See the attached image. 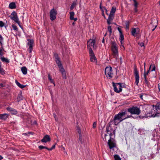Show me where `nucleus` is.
Here are the masks:
<instances>
[{"instance_id": "1", "label": "nucleus", "mask_w": 160, "mask_h": 160, "mask_svg": "<svg viewBox=\"0 0 160 160\" xmlns=\"http://www.w3.org/2000/svg\"><path fill=\"white\" fill-rule=\"evenodd\" d=\"M127 112L125 111L119 112L118 114H116L113 119L110 122H113L115 125H117L124 120L131 117V116L127 114Z\"/></svg>"}, {"instance_id": "2", "label": "nucleus", "mask_w": 160, "mask_h": 160, "mask_svg": "<svg viewBox=\"0 0 160 160\" xmlns=\"http://www.w3.org/2000/svg\"><path fill=\"white\" fill-rule=\"evenodd\" d=\"M111 50L113 58L117 60L118 59V48L116 43L114 42H111Z\"/></svg>"}, {"instance_id": "3", "label": "nucleus", "mask_w": 160, "mask_h": 160, "mask_svg": "<svg viewBox=\"0 0 160 160\" xmlns=\"http://www.w3.org/2000/svg\"><path fill=\"white\" fill-rule=\"evenodd\" d=\"M105 75L108 78H112L113 75L112 68L111 67H107L105 70Z\"/></svg>"}, {"instance_id": "4", "label": "nucleus", "mask_w": 160, "mask_h": 160, "mask_svg": "<svg viewBox=\"0 0 160 160\" xmlns=\"http://www.w3.org/2000/svg\"><path fill=\"white\" fill-rule=\"evenodd\" d=\"M112 85L114 88V91L118 93L121 92L122 90V86L121 84L120 83H114L112 82Z\"/></svg>"}, {"instance_id": "5", "label": "nucleus", "mask_w": 160, "mask_h": 160, "mask_svg": "<svg viewBox=\"0 0 160 160\" xmlns=\"http://www.w3.org/2000/svg\"><path fill=\"white\" fill-rule=\"evenodd\" d=\"M128 111L132 114H135L137 115H139L140 113L139 108L137 107L129 108L128 109Z\"/></svg>"}, {"instance_id": "6", "label": "nucleus", "mask_w": 160, "mask_h": 160, "mask_svg": "<svg viewBox=\"0 0 160 160\" xmlns=\"http://www.w3.org/2000/svg\"><path fill=\"white\" fill-rule=\"evenodd\" d=\"M11 16V19L17 23L19 26L21 28V26L20 25V22L18 18L17 13L15 11H13L12 13Z\"/></svg>"}, {"instance_id": "7", "label": "nucleus", "mask_w": 160, "mask_h": 160, "mask_svg": "<svg viewBox=\"0 0 160 160\" xmlns=\"http://www.w3.org/2000/svg\"><path fill=\"white\" fill-rule=\"evenodd\" d=\"M57 11L54 8L50 10V19L51 21H53L56 19V15L57 14Z\"/></svg>"}, {"instance_id": "8", "label": "nucleus", "mask_w": 160, "mask_h": 160, "mask_svg": "<svg viewBox=\"0 0 160 160\" xmlns=\"http://www.w3.org/2000/svg\"><path fill=\"white\" fill-rule=\"evenodd\" d=\"M109 134L110 135V139L108 140V143L110 149H112L116 147V144L113 140H112L111 139L112 133L110 132V133H109Z\"/></svg>"}, {"instance_id": "9", "label": "nucleus", "mask_w": 160, "mask_h": 160, "mask_svg": "<svg viewBox=\"0 0 160 160\" xmlns=\"http://www.w3.org/2000/svg\"><path fill=\"white\" fill-rule=\"evenodd\" d=\"M134 72L135 79V83L136 85L138 86L139 81V76L138 72L136 67L134 68Z\"/></svg>"}, {"instance_id": "10", "label": "nucleus", "mask_w": 160, "mask_h": 160, "mask_svg": "<svg viewBox=\"0 0 160 160\" xmlns=\"http://www.w3.org/2000/svg\"><path fill=\"white\" fill-rule=\"evenodd\" d=\"M95 43V40L94 39H90L87 42V48L89 49L92 47L95 48L94 44Z\"/></svg>"}, {"instance_id": "11", "label": "nucleus", "mask_w": 160, "mask_h": 160, "mask_svg": "<svg viewBox=\"0 0 160 160\" xmlns=\"http://www.w3.org/2000/svg\"><path fill=\"white\" fill-rule=\"evenodd\" d=\"M28 42L27 43V46L29 47L28 51L29 52L31 53L32 49V47L34 44V41L32 40H28Z\"/></svg>"}, {"instance_id": "12", "label": "nucleus", "mask_w": 160, "mask_h": 160, "mask_svg": "<svg viewBox=\"0 0 160 160\" xmlns=\"http://www.w3.org/2000/svg\"><path fill=\"white\" fill-rule=\"evenodd\" d=\"M139 32V30L138 28H133L131 31L132 35L135 37Z\"/></svg>"}, {"instance_id": "13", "label": "nucleus", "mask_w": 160, "mask_h": 160, "mask_svg": "<svg viewBox=\"0 0 160 160\" xmlns=\"http://www.w3.org/2000/svg\"><path fill=\"white\" fill-rule=\"evenodd\" d=\"M114 17V14H110L107 20V22L108 24L109 25L111 23V22L113 19Z\"/></svg>"}, {"instance_id": "14", "label": "nucleus", "mask_w": 160, "mask_h": 160, "mask_svg": "<svg viewBox=\"0 0 160 160\" xmlns=\"http://www.w3.org/2000/svg\"><path fill=\"white\" fill-rule=\"evenodd\" d=\"M50 140V136L48 135L45 136L41 140V142H46Z\"/></svg>"}, {"instance_id": "15", "label": "nucleus", "mask_w": 160, "mask_h": 160, "mask_svg": "<svg viewBox=\"0 0 160 160\" xmlns=\"http://www.w3.org/2000/svg\"><path fill=\"white\" fill-rule=\"evenodd\" d=\"M7 110L8 111L11 112L12 114H16L18 112L15 109L10 107H8L7 108Z\"/></svg>"}, {"instance_id": "16", "label": "nucleus", "mask_w": 160, "mask_h": 160, "mask_svg": "<svg viewBox=\"0 0 160 160\" xmlns=\"http://www.w3.org/2000/svg\"><path fill=\"white\" fill-rule=\"evenodd\" d=\"M8 115L6 113L0 114V119L5 120L8 118Z\"/></svg>"}, {"instance_id": "17", "label": "nucleus", "mask_w": 160, "mask_h": 160, "mask_svg": "<svg viewBox=\"0 0 160 160\" xmlns=\"http://www.w3.org/2000/svg\"><path fill=\"white\" fill-rule=\"evenodd\" d=\"M9 8L11 9H14L16 8V6L15 2H12L9 4Z\"/></svg>"}, {"instance_id": "18", "label": "nucleus", "mask_w": 160, "mask_h": 160, "mask_svg": "<svg viewBox=\"0 0 160 160\" xmlns=\"http://www.w3.org/2000/svg\"><path fill=\"white\" fill-rule=\"evenodd\" d=\"M0 59L2 62H4L6 63H9V60L7 58H5L4 57H1Z\"/></svg>"}, {"instance_id": "19", "label": "nucleus", "mask_w": 160, "mask_h": 160, "mask_svg": "<svg viewBox=\"0 0 160 160\" xmlns=\"http://www.w3.org/2000/svg\"><path fill=\"white\" fill-rule=\"evenodd\" d=\"M21 71L23 74L26 75L27 73V69L25 67H22Z\"/></svg>"}, {"instance_id": "20", "label": "nucleus", "mask_w": 160, "mask_h": 160, "mask_svg": "<svg viewBox=\"0 0 160 160\" xmlns=\"http://www.w3.org/2000/svg\"><path fill=\"white\" fill-rule=\"evenodd\" d=\"M23 97L22 95V93H20L18 94L17 98V101L18 102H19L21 101V100H23Z\"/></svg>"}, {"instance_id": "21", "label": "nucleus", "mask_w": 160, "mask_h": 160, "mask_svg": "<svg viewBox=\"0 0 160 160\" xmlns=\"http://www.w3.org/2000/svg\"><path fill=\"white\" fill-rule=\"evenodd\" d=\"M58 66L59 69L60 71L62 73L65 72L64 69L63 68L62 64L59 65Z\"/></svg>"}, {"instance_id": "22", "label": "nucleus", "mask_w": 160, "mask_h": 160, "mask_svg": "<svg viewBox=\"0 0 160 160\" xmlns=\"http://www.w3.org/2000/svg\"><path fill=\"white\" fill-rule=\"evenodd\" d=\"M90 61L91 62H96L97 59L95 56L90 57Z\"/></svg>"}, {"instance_id": "23", "label": "nucleus", "mask_w": 160, "mask_h": 160, "mask_svg": "<svg viewBox=\"0 0 160 160\" xmlns=\"http://www.w3.org/2000/svg\"><path fill=\"white\" fill-rule=\"evenodd\" d=\"M4 50L2 46L0 48V56L2 57L4 55Z\"/></svg>"}, {"instance_id": "24", "label": "nucleus", "mask_w": 160, "mask_h": 160, "mask_svg": "<svg viewBox=\"0 0 160 160\" xmlns=\"http://www.w3.org/2000/svg\"><path fill=\"white\" fill-rule=\"evenodd\" d=\"M89 55L90 57L95 56L94 53L93 52L92 48H90L89 49Z\"/></svg>"}, {"instance_id": "25", "label": "nucleus", "mask_w": 160, "mask_h": 160, "mask_svg": "<svg viewBox=\"0 0 160 160\" xmlns=\"http://www.w3.org/2000/svg\"><path fill=\"white\" fill-rule=\"evenodd\" d=\"M116 11V8L115 7H112L110 11V14H114Z\"/></svg>"}, {"instance_id": "26", "label": "nucleus", "mask_w": 160, "mask_h": 160, "mask_svg": "<svg viewBox=\"0 0 160 160\" xmlns=\"http://www.w3.org/2000/svg\"><path fill=\"white\" fill-rule=\"evenodd\" d=\"M48 79L50 80L51 82L53 83L54 84V86H55V84L52 80V77L50 76L49 74H48Z\"/></svg>"}, {"instance_id": "27", "label": "nucleus", "mask_w": 160, "mask_h": 160, "mask_svg": "<svg viewBox=\"0 0 160 160\" xmlns=\"http://www.w3.org/2000/svg\"><path fill=\"white\" fill-rule=\"evenodd\" d=\"M55 61L58 66L62 64L60 62V59L59 58L55 59Z\"/></svg>"}, {"instance_id": "28", "label": "nucleus", "mask_w": 160, "mask_h": 160, "mask_svg": "<svg viewBox=\"0 0 160 160\" xmlns=\"http://www.w3.org/2000/svg\"><path fill=\"white\" fill-rule=\"evenodd\" d=\"M70 18L71 20H72L73 19L74 16V13L73 12H70Z\"/></svg>"}, {"instance_id": "29", "label": "nucleus", "mask_w": 160, "mask_h": 160, "mask_svg": "<svg viewBox=\"0 0 160 160\" xmlns=\"http://www.w3.org/2000/svg\"><path fill=\"white\" fill-rule=\"evenodd\" d=\"M151 66L152 65H151L150 66L149 69L147 72H146V71L144 72V76H147L148 74V73L149 72L150 68H151Z\"/></svg>"}, {"instance_id": "30", "label": "nucleus", "mask_w": 160, "mask_h": 160, "mask_svg": "<svg viewBox=\"0 0 160 160\" xmlns=\"http://www.w3.org/2000/svg\"><path fill=\"white\" fill-rule=\"evenodd\" d=\"M125 28L127 29H128L129 28V21H126L125 22Z\"/></svg>"}, {"instance_id": "31", "label": "nucleus", "mask_w": 160, "mask_h": 160, "mask_svg": "<svg viewBox=\"0 0 160 160\" xmlns=\"http://www.w3.org/2000/svg\"><path fill=\"white\" fill-rule=\"evenodd\" d=\"M77 131L78 133L79 134V135H82L81 129H80V128L79 127V126H77Z\"/></svg>"}, {"instance_id": "32", "label": "nucleus", "mask_w": 160, "mask_h": 160, "mask_svg": "<svg viewBox=\"0 0 160 160\" xmlns=\"http://www.w3.org/2000/svg\"><path fill=\"white\" fill-rule=\"evenodd\" d=\"M124 39V36L122 34H120V40L121 41V44H122V41Z\"/></svg>"}, {"instance_id": "33", "label": "nucleus", "mask_w": 160, "mask_h": 160, "mask_svg": "<svg viewBox=\"0 0 160 160\" xmlns=\"http://www.w3.org/2000/svg\"><path fill=\"white\" fill-rule=\"evenodd\" d=\"M0 73L2 74H4L5 73L4 71L1 66H0Z\"/></svg>"}, {"instance_id": "34", "label": "nucleus", "mask_w": 160, "mask_h": 160, "mask_svg": "<svg viewBox=\"0 0 160 160\" xmlns=\"http://www.w3.org/2000/svg\"><path fill=\"white\" fill-rule=\"evenodd\" d=\"M12 27L13 28L14 30L16 31H18V29L17 27L14 24H12Z\"/></svg>"}, {"instance_id": "35", "label": "nucleus", "mask_w": 160, "mask_h": 160, "mask_svg": "<svg viewBox=\"0 0 160 160\" xmlns=\"http://www.w3.org/2000/svg\"><path fill=\"white\" fill-rule=\"evenodd\" d=\"M107 136V135L106 134H104V135H103L102 134V137L103 139V140L106 141V137Z\"/></svg>"}, {"instance_id": "36", "label": "nucleus", "mask_w": 160, "mask_h": 160, "mask_svg": "<svg viewBox=\"0 0 160 160\" xmlns=\"http://www.w3.org/2000/svg\"><path fill=\"white\" fill-rule=\"evenodd\" d=\"M134 4V6L135 8L138 7V3L136 0H133Z\"/></svg>"}, {"instance_id": "37", "label": "nucleus", "mask_w": 160, "mask_h": 160, "mask_svg": "<svg viewBox=\"0 0 160 160\" xmlns=\"http://www.w3.org/2000/svg\"><path fill=\"white\" fill-rule=\"evenodd\" d=\"M79 140L81 144H82L83 141L82 139V135H79Z\"/></svg>"}, {"instance_id": "38", "label": "nucleus", "mask_w": 160, "mask_h": 160, "mask_svg": "<svg viewBox=\"0 0 160 160\" xmlns=\"http://www.w3.org/2000/svg\"><path fill=\"white\" fill-rule=\"evenodd\" d=\"M108 30L110 34L111 35L112 33V28L111 26H109L108 28Z\"/></svg>"}, {"instance_id": "39", "label": "nucleus", "mask_w": 160, "mask_h": 160, "mask_svg": "<svg viewBox=\"0 0 160 160\" xmlns=\"http://www.w3.org/2000/svg\"><path fill=\"white\" fill-rule=\"evenodd\" d=\"M3 40V38L2 37V36L1 35H0V43L1 44V46H2V42Z\"/></svg>"}, {"instance_id": "40", "label": "nucleus", "mask_w": 160, "mask_h": 160, "mask_svg": "<svg viewBox=\"0 0 160 160\" xmlns=\"http://www.w3.org/2000/svg\"><path fill=\"white\" fill-rule=\"evenodd\" d=\"M46 147H45L41 145L38 146V148L40 150H42L44 148L46 149Z\"/></svg>"}, {"instance_id": "41", "label": "nucleus", "mask_w": 160, "mask_h": 160, "mask_svg": "<svg viewBox=\"0 0 160 160\" xmlns=\"http://www.w3.org/2000/svg\"><path fill=\"white\" fill-rule=\"evenodd\" d=\"M144 78L145 82L147 84L148 83V79L147 78V76H144Z\"/></svg>"}, {"instance_id": "42", "label": "nucleus", "mask_w": 160, "mask_h": 160, "mask_svg": "<svg viewBox=\"0 0 160 160\" xmlns=\"http://www.w3.org/2000/svg\"><path fill=\"white\" fill-rule=\"evenodd\" d=\"M62 76L64 79H66L67 78V76L66 72L62 73Z\"/></svg>"}, {"instance_id": "43", "label": "nucleus", "mask_w": 160, "mask_h": 160, "mask_svg": "<svg viewBox=\"0 0 160 160\" xmlns=\"http://www.w3.org/2000/svg\"><path fill=\"white\" fill-rule=\"evenodd\" d=\"M111 127H106V131L108 133L110 131V128Z\"/></svg>"}, {"instance_id": "44", "label": "nucleus", "mask_w": 160, "mask_h": 160, "mask_svg": "<svg viewBox=\"0 0 160 160\" xmlns=\"http://www.w3.org/2000/svg\"><path fill=\"white\" fill-rule=\"evenodd\" d=\"M4 24L3 22L0 21V27H2L4 26Z\"/></svg>"}, {"instance_id": "45", "label": "nucleus", "mask_w": 160, "mask_h": 160, "mask_svg": "<svg viewBox=\"0 0 160 160\" xmlns=\"http://www.w3.org/2000/svg\"><path fill=\"white\" fill-rule=\"evenodd\" d=\"M15 83L19 87L21 84L17 80H16L15 81Z\"/></svg>"}, {"instance_id": "46", "label": "nucleus", "mask_w": 160, "mask_h": 160, "mask_svg": "<svg viewBox=\"0 0 160 160\" xmlns=\"http://www.w3.org/2000/svg\"><path fill=\"white\" fill-rule=\"evenodd\" d=\"M138 44L141 47L144 46V43L142 42L138 43Z\"/></svg>"}, {"instance_id": "47", "label": "nucleus", "mask_w": 160, "mask_h": 160, "mask_svg": "<svg viewBox=\"0 0 160 160\" xmlns=\"http://www.w3.org/2000/svg\"><path fill=\"white\" fill-rule=\"evenodd\" d=\"M76 3L75 2H73L72 4V5L71 6V8H73L74 7V6L76 5Z\"/></svg>"}, {"instance_id": "48", "label": "nucleus", "mask_w": 160, "mask_h": 160, "mask_svg": "<svg viewBox=\"0 0 160 160\" xmlns=\"http://www.w3.org/2000/svg\"><path fill=\"white\" fill-rule=\"evenodd\" d=\"M118 31L119 33H120V34H122L121 29L120 28H118Z\"/></svg>"}, {"instance_id": "49", "label": "nucleus", "mask_w": 160, "mask_h": 160, "mask_svg": "<svg viewBox=\"0 0 160 160\" xmlns=\"http://www.w3.org/2000/svg\"><path fill=\"white\" fill-rule=\"evenodd\" d=\"M158 114L159 113H157L156 114H155V115L153 114L152 115V117H159Z\"/></svg>"}, {"instance_id": "50", "label": "nucleus", "mask_w": 160, "mask_h": 160, "mask_svg": "<svg viewBox=\"0 0 160 160\" xmlns=\"http://www.w3.org/2000/svg\"><path fill=\"white\" fill-rule=\"evenodd\" d=\"M54 57L55 58V59L59 58L58 54L57 53H55L54 54Z\"/></svg>"}, {"instance_id": "51", "label": "nucleus", "mask_w": 160, "mask_h": 160, "mask_svg": "<svg viewBox=\"0 0 160 160\" xmlns=\"http://www.w3.org/2000/svg\"><path fill=\"white\" fill-rule=\"evenodd\" d=\"M96 125H97L96 122H94L93 124V125H92L93 128H95L96 127Z\"/></svg>"}, {"instance_id": "52", "label": "nucleus", "mask_w": 160, "mask_h": 160, "mask_svg": "<svg viewBox=\"0 0 160 160\" xmlns=\"http://www.w3.org/2000/svg\"><path fill=\"white\" fill-rule=\"evenodd\" d=\"M155 67L154 65L153 67L152 68L151 70V71H155Z\"/></svg>"}, {"instance_id": "53", "label": "nucleus", "mask_w": 160, "mask_h": 160, "mask_svg": "<svg viewBox=\"0 0 160 160\" xmlns=\"http://www.w3.org/2000/svg\"><path fill=\"white\" fill-rule=\"evenodd\" d=\"M25 87V85H23L22 84L20 86L19 88H24Z\"/></svg>"}, {"instance_id": "54", "label": "nucleus", "mask_w": 160, "mask_h": 160, "mask_svg": "<svg viewBox=\"0 0 160 160\" xmlns=\"http://www.w3.org/2000/svg\"><path fill=\"white\" fill-rule=\"evenodd\" d=\"M134 10L135 11V12H137L138 11V9H137V7H136L134 8Z\"/></svg>"}, {"instance_id": "55", "label": "nucleus", "mask_w": 160, "mask_h": 160, "mask_svg": "<svg viewBox=\"0 0 160 160\" xmlns=\"http://www.w3.org/2000/svg\"><path fill=\"white\" fill-rule=\"evenodd\" d=\"M48 150H49V151H51L52 150V149H52V148H47V147L46 148Z\"/></svg>"}, {"instance_id": "56", "label": "nucleus", "mask_w": 160, "mask_h": 160, "mask_svg": "<svg viewBox=\"0 0 160 160\" xmlns=\"http://www.w3.org/2000/svg\"><path fill=\"white\" fill-rule=\"evenodd\" d=\"M121 47L122 48H123L124 50L125 49V48H124V46H123V45L122 44H122H121Z\"/></svg>"}, {"instance_id": "57", "label": "nucleus", "mask_w": 160, "mask_h": 160, "mask_svg": "<svg viewBox=\"0 0 160 160\" xmlns=\"http://www.w3.org/2000/svg\"><path fill=\"white\" fill-rule=\"evenodd\" d=\"M3 87V85L2 83H0V88L2 87Z\"/></svg>"}, {"instance_id": "58", "label": "nucleus", "mask_w": 160, "mask_h": 160, "mask_svg": "<svg viewBox=\"0 0 160 160\" xmlns=\"http://www.w3.org/2000/svg\"><path fill=\"white\" fill-rule=\"evenodd\" d=\"M120 61L121 63L122 62V58L121 57H120Z\"/></svg>"}, {"instance_id": "59", "label": "nucleus", "mask_w": 160, "mask_h": 160, "mask_svg": "<svg viewBox=\"0 0 160 160\" xmlns=\"http://www.w3.org/2000/svg\"><path fill=\"white\" fill-rule=\"evenodd\" d=\"M55 144H54L53 145L52 147V149H53L54 148H55Z\"/></svg>"}, {"instance_id": "60", "label": "nucleus", "mask_w": 160, "mask_h": 160, "mask_svg": "<svg viewBox=\"0 0 160 160\" xmlns=\"http://www.w3.org/2000/svg\"><path fill=\"white\" fill-rule=\"evenodd\" d=\"M77 18H73V19L72 20H74L75 21H77Z\"/></svg>"}, {"instance_id": "61", "label": "nucleus", "mask_w": 160, "mask_h": 160, "mask_svg": "<svg viewBox=\"0 0 160 160\" xmlns=\"http://www.w3.org/2000/svg\"><path fill=\"white\" fill-rule=\"evenodd\" d=\"M3 158V157L1 155H0V160L2 159Z\"/></svg>"}, {"instance_id": "62", "label": "nucleus", "mask_w": 160, "mask_h": 160, "mask_svg": "<svg viewBox=\"0 0 160 160\" xmlns=\"http://www.w3.org/2000/svg\"><path fill=\"white\" fill-rule=\"evenodd\" d=\"M158 88L159 90V91H160V84L159 85L158 84Z\"/></svg>"}, {"instance_id": "63", "label": "nucleus", "mask_w": 160, "mask_h": 160, "mask_svg": "<svg viewBox=\"0 0 160 160\" xmlns=\"http://www.w3.org/2000/svg\"><path fill=\"white\" fill-rule=\"evenodd\" d=\"M33 123L34 124H37V122L36 121H34V122H33Z\"/></svg>"}, {"instance_id": "64", "label": "nucleus", "mask_w": 160, "mask_h": 160, "mask_svg": "<svg viewBox=\"0 0 160 160\" xmlns=\"http://www.w3.org/2000/svg\"><path fill=\"white\" fill-rule=\"evenodd\" d=\"M116 160H121V159H120V158L119 157H118V158L117 159L116 158Z\"/></svg>"}]
</instances>
